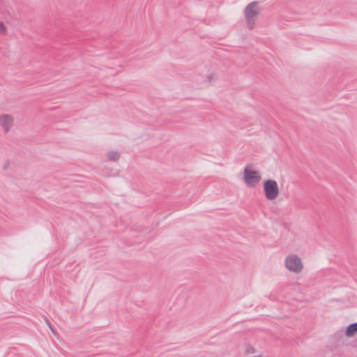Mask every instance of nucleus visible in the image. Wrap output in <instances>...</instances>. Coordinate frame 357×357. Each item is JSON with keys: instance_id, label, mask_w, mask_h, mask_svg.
Here are the masks:
<instances>
[{"instance_id": "nucleus-1", "label": "nucleus", "mask_w": 357, "mask_h": 357, "mask_svg": "<svg viewBox=\"0 0 357 357\" xmlns=\"http://www.w3.org/2000/svg\"><path fill=\"white\" fill-rule=\"evenodd\" d=\"M258 1H252L248 3L244 8V16L249 29H254L256 19L258 17L260 10L257 8Z\"/></svg>"}, {"instance_id": "nucleus-2", "label": "nucleus", "mask_w": 357, "mask_h": 357, "mask_svg": "<svg viewBox=\"0 0 357 357\" xmlns=\"http://www.w3.org/2000/svg\"><path fill=\"white\" fill-rule=\"evenodd\" d=\"M264 192L266 199L272 201L279 195L278 183L273 179H267L264 182Z\"/></svg>"}, {"instance_id": "nucleus-3", "label": "nucleus", "mask_w": 357, "mask_h": 357, "mask_svg": "<svg viewBox=\"0 0 357 357\" xmlns=\"http://www.w3.org/2000/svg\"><path fill=\"white\" fill-rule=\"evenodd\" d=\"M261 176L259 172L253 170L251 167L246 166L244 169L243 180L245 184L250 188L255 187L261 181Z\"/></svg>"}, {"instance_id": "nucleus-4", "label": "nucleus", "mask_w": 357, "mask_h": 357, "mask_svg": "<svg viewBox=\"0 0 357 357\" xmlns=\"http://www.w3.org/2000/svg\"><path fill=\"white\" fill-rule=\"evenodd\" d=\"M286 268L295 273H299L303 268L301 259L296 255H289L285 260Z\"/></svg>"}, {"instance_id": "nucleus-5", "label": "nucleus", "mask_w": 357, "mask_h": 357, "mask_svg": "<svg viewBox=\"0 0 357 357\" xmlns=\"http://www.w3.org/2000/svg\"><path fill=\"white\" fill-rule=\"evenodd\" d=\"M13 118L9 114H3L0 116V125L4 132H8L13 126Z\"/></svg>"}, {"instance_id": "nucleus-6", "label": "nucleus", "mask_w": 357, "mask_h": 357, "mask_svg": "<svg viewBox=\"0 0 357 357\" xmlns=\"http://www.w3.org/2000/svg\"><path fill=\"white\" fill-rule=\"evenodd\" d=\"M357 333V326L355 323L348 325L345 330V335L348 337H354Z\"/></svg>"}, {"instance_id": "nucleus-7", "label": "nucleus", "mask_w": 357, "mask_h": 357, "mask_svg": "<svg viewBox=\"0 0 357 357\" xmlns=\"http://www.w3.org/2000/svg\"><path fill=\"white\" fill-rule=\"evenodd\" d=\"M107 158L109 160L116 162L119 160L120 155L117 151H111L107 153Z\"/></svg>"}, {"instance_id": "nucleus-8", "label": "nucleus", "mask_w": 357, "mask_h": 357, "mask_svg": "<svg viewBox=\"0 0 357 357\" xmlns=\"http://www.w3.org/2000/svg\"><path fill=\"white\" fill-rule=\"evenodd\" d=\"M6 30V27L5 26V24L0 22V33H4Z\"/></svg>"}, {"instance_id": "nucleus-9", "label": "nucleus", "mask_w": 357, "mask_h": 357, "mask_svg": "<svg viewBox=\"0 0 357 357\" xmlns=\"http://www.w3.org/2000/svg\"><path fill=\"white\" fill-rule=\"evenodd\" d=\"M213 76H214V75H213V74L208 75H207L208 82H211V80L213 79Z\"/></svg>"}, {"instance_id": "nucleus-10", "label": "nucleus", "mask_w": 357, "mask_h": 357, "mask_svg": "<svg viewBox=\"0 0 357 357\" xmlns=\"http://www.w3.org/2000/svg\"><path fill=\"white\" fill-rule=\"evenodd\" d=\"M247 352L248 353H250V352H254V349L253 348H250V349H247Z\"/></svg>"}, {"instance_id": "nucleus-11", "label": "nucleus", "mask_w": 357, "mask_h": 357, "mask_svg": "<svg viewBox=\"0 0 357 357\" xmlns=\"http://www.w3.org/2000/svg\"><path fill=\"white\" fill-rule=\"evenodd\" d=\"M8 165H9V162H8V161H7V162L5 163V165H4V167H3V168H4V169H6L7 168V167H8Z\"/></svg>"}, {"instance_id": "nucleus-12", "label": "nucleus", "mask_w": 357, "mask_h": 357, "mask_svg": "<svg viewBox=\"0 0 357 357\" xmlns=\"http://www.w3.org/2000/svg\"><path fill=\"white\" fill-rule=\"evenodd\" d=\"M50 329L51 331H53V329L52 328V327H50Z\"/></svg>"}, {"instance_id": "nucleus-13", "label": "nucleus", "mask_w": 357, "mask_h": 357, "mask_svg": "<svg viewBox=\"0 0 357 357\" xmlns=\"http://www.w3.org/2000/svg\"><path fill=\"white\" fill-rule=\"evenodd\" d=\"M50 329L51 331H53V329L52 328V327H50Z\"/></svg>"}, {"instance_id": "nucleus-14", "label": "nucleus", "mask_w": 357, "mask_h": 357, "mask_svg": "<svg viewBox=\"0 0 357 357\" xmlns=\"http://www.w3.org/2000/svg\"><path fill=\"white\" fill-rule=\"evenodd\" d=\"M50 329L51 331H53V329L52 328V327H50Z\"/></svg>"}]
</instances>
